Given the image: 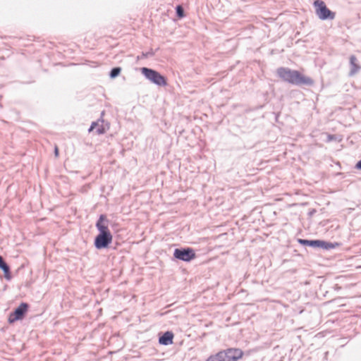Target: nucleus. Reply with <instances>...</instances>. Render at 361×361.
I'll return each instance as SVG.
<instances>
[{
  "instance_id": "20e7f679",
  "label": "nucleus",
  "mask_w": 361,
  "mask_h": 361,
  "mask_svg": "<svg viewBox=\"0 0 361 361\" xmlns=\"http://www.w3.org/2000/svg\"><path fill=\"white\" fill-rule=\"evenodd\" d=\"M141 72L148 80L157 85L166 86L167 85L166 79L154 70L144 67L141 68Z\"/></svg>"
},
{
  "instance_id": "a211bd4d",
  "label": "nucleus",
  "mask_w": 361,
  "mask_h": 361,
  "mask_svg": "<svg viewBox=\"0 0 361 361\" xmlns=\"http://www.w3.org/2000/svg\"><path fill=\"white\" fill-rule=\"evenodd\" d=\"M334 139H335L334 135H328V140H329V141H331V140H334Z\"/></svg>"
},
{
  "instance_id": "f257e3e1",
  "label": "nucleus",
  "mask_w": 361,
  "mask_h": 361,
  "mask_svg": "<svg viewBox=\"0 0 361 361\" xmlns=\"http://www.w3.org/2000/svg\"><path fill=\"white\" fill-rule=\"evenodd\" d=\"M99 234L94 239V246L97 249L106 248L111 243L112 234L109 228L108 220L106 216L101 215L96 224Z\"/></svg>"
},
{
  "instance_id": "0eeeda50",
  "label": "nucleus",
  "mask_w": 361,
  "mask_h": 361,
  "mask_svg": "<svg viewBox=\"0 0 361 361\" xmlns=\"http://www.w3.org/2000/svg\"><path fill=\"white\" fill-rule=\"evenodd\" d=\"M314 83V81L311 77L295 70L293 85L312 86Z\"/></svg>"
},
{
  "instance_id": "39448f33",
  "label": "nucleus",
  "mask_w": 361,
  "mask_h": 361,
  "mask_svg": "<svg viewBox=\"0 0 361 361\" xmlns=\"http://www.w3.org/2000/svg\"><path fill=\"white\" fill-rule=\"evenodd\" d=\"M29 305L25 302H22L15 311L8 316V321L10 324L14 323L18 320L23 319L25 314L28 311Z\"/></svg>"
},
{
  "instance_id": "dca6fc26",
  "label": "nucleus",
  "mask_w": 361,
  "mask_h": 361,
  "mask_svg": "<svg viewBox=\"0 0 361 361\" xmlns=\"http://www.w3.org/2000/svg\"><path fill=\"white\" fill-rule=\"evenodd\" d=\"M310 241L311 240H303V239L298 240V243L302 245H309L310 246Z\"/></svg>"
},
{
  "instance_id": "7ed1b4c3",
  "label": "nucleus",
  "mask_w": 361,
  "mask_h": 361,
  "mask_svg": "<svg viewBox=\"0 0 361 361\" xmlns=\"http://www.w3.org/2000/svg\"><path fill=\"white\" fill-rule=\"evenodd\" d=\"M315 13L318 18L321 20H333L335 18L334 12L329 10L326 4L322 0H315L314 1Z\"/></svg>"
},
{
  "instance_id": "4468645a",
  "label": "nucleus",
  "mask_w": 361,
  "mask_h": 361,
  "mask_svg": "<svg viewBox=\"0 0 361 361\" xmlns=\"http://www.w3.org/2000/svg\"><path fill=\"white\" fill-rule=\"evenodd\" d=\"M176 13L179 18H183L185 17L183 8L180 5L176 6Z\"/></svg>"
},
{
  "instance_id": "423d86ee",
  "label": "nucleus",
  "mask_w": 361,
  "mask_h": 361,
  "mask_svg": "<svg viewBox=\"0 0 361 361\" xmlns=\"http://www.w3.org/2000/svg\"><path fill=\"white\" fill-rule=\"evenodd\" d=\"M173 256L176 259L185 262H190L196 257L194 250L190 247L185 249H176L173 252Z\"/></svg>"
},
{
  "instance_id": "9b49d317",
  "label": "nucleus",
  "mask_w": 361,
  "mask_h": 361,
  "mask_svg": "<svg viewBox=\"0 0 361 361\" xmlns=\"http://www.w3.org/2000/svg\"><path fill=\"white\" fill-rule=\"evenodd\" d=\"M310 246L322 247L324 249H331L334 247V245L333 244L319 240H311Z\"/></svg>"
},
{
  "instance_id": "f3484780",
  "label": "nucleus",
  "mask_w": 361,
  "mask_h": 361,
  "mask_svg": "<svg viewBox=\"0 0 361 361\" xmlns=\"http://www.w3.org/2000/svg\"><path fill=\"white\" fill-rule=\"evenodd\" d=\"M54 154L56 158L59 156V149L57 145L54 147Z\"/></svg>"
},
{
  "instance_id": "f8f14e48",
  "label": "nucleus",
  "mask_w": 361,
  "mask_h": 361,
  "mask_svg": "<svg viewBox=\"0 0 361 361\" xmlns=\"http://www.w3.org/2000/svg\"><path fill=\"white\" fill-rule=\"evenodd\" d=\"M350 63L351 66L350 75H354L360 70V66L357 64V58L355 56H351L350 58Z\"/></svg>"
},
{
  "instance_id": "6ab92c4d",
  "label": "nucleus",
  "mask_w": 361,
  "mask_h": 361,
  "mask_svg": "<svg viewBox=\"0 0 361 361\" xmlns=\"http://www.w3.org/2000/svg\"><path fill=\"white\" fill-rule=\"evenodd\" d=\"M356 168L358 169H361V160L357 163Z\"/></svg>"
},
{
  "instance_id": "f03ea898",
  "label": "nucleus",
  "mask_w": 361,
  "mask_h": 361,
  "mask_svg": "<svg viewBox=\"0 0 361 361\" xmlns=\"http://www.w3.org/2000/svg\"><path fill=\"white\" fill-rule=\"evenodd\" d=\"M244 352L238 348H228L210 355L206 361H240Z\"/></svg>"
},
{
  "instance_id": "1a4fd4ad",
  "label": "nucleus",
  "mask_w": 361,
  "mask_h": 361,
  "mask_svg": "<svg viewBox=\"0 0 361 361\" xmlns=\"http://www.w3.org/2000/svg\"><path fill=\"white\" fill-rule=\"evenodd\" d=\"M109 126L108 124H104V121H99L97 122H93L89 129V132L93 131L96 129V133L98 135L104 134L109 130Z\"/></svg>"
},
{
  "instance_id": "2eb2a0df",
  "label": "nucleus",
  "mask_w": 361,
  "mask_h": 361,
  "mask_svg": "<svg viewBox=\"0 0 361 361\" xmlns=\"http://www.w3.org/2000/svg\"><path fill=\"white\" fill-rule=\"evenodd\" d=\"M121 71V68L118 67V68H113L110 73L111 78H116V76H118L120 74Z\"/></svg>"
},
{
  "instance_id": "9d476101",
  "label": "nucleus",
  "mask_w": 361,
  "mask_h": 361,
  "mask_svg": "<svg viewBox=\"0 0 361 361\" xmlns=\"http://www.w3.org/2000/svg\"><path fill=\"white\" fill-rule=\"evenodd\" d=\"M173 334L171 331H166L159 339L161 345H167L173 343Z\"/></svg>"
},
{
  "instance_id": "ddd939ff",
  "label": "nucleus",
  "mask_w": 361,
  "mask_h": 361,
  "mask_svg": "<svg viewBox=\"0 0 361 361\" xmlns=\"http://www.w3.org/2000/svg\"><path fill=\"white\" fill-rule=\"evenodd\" d=\"M0 269H1L4 271V272L5 274V276L7 279H9L10 278V276H9V274H10L9 267L4 261V259H3L1 256H0Z\"/></svg>"
},
{
  "instance_id": "6e6552de",
  "label": "nucleus",
  "mask_w": 361,
  "mask_h": 361,
  "mask_svg": "<svg viewBox=\"0 0 361 361\" xmlns=\"http://www.w3.org/2000/svg\"><path fill=\"white\" fill-rule=\"evenodd\" d=\"M295 70L281 67L276 70L278 76L284 82L293 85Z\"/></svg>"
}]
</instances>
